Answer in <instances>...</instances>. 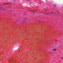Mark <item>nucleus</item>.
<instances>
[{"instance_id":"nucleus-3","label":"nucleus","mask_w":63,"mask_h":63,"mask_svg":"<svg viewBox=\"0 0 63 63\" xmlns=\"http://www.w3.org/2000/svg\"><path fill=\"white\" fill-rule=\"evenodd\" d=\"M56 49H54L52 50L53 51H56Z\"/></svg>"},{"instance_id":"nucleus-2","label":"nucleus","mask_w":63,"mask_h":63,"mask_svg":"<svg viewBox=\"0 0 63 63\" xmlns=\"http://www.w3.org/2000/svg\"><path fill=\"white\" fill-rule=\"evenodd\" d=\"M0 9H1V10H4L5 9V8L3 7H0Z\"/></svg>"},{"instance_id":"nucleus-5","label":"nucleus","mask_w":63,"mask_h":63,"mask_svg":"<svg viewBox=\"0 0 63 63\" xmlns=\"http://www.w3.org/2000/svg\"><path fill=\"white\" fill-rule=\"evenodd\" d=\"M53 12H50V14H53Z\"/></svg>"},{"instance_id":"nucleus-6","label":"nucleus","mask_w":63,"mask_h":63,"mask_svg":"<svg viewBox=\"0 0 63 63\" xmlns=\"http://www.w3.org/2000/svg\"><path fill=\"white\" fill-rule=\"evenodd\" d=\"M61 59H63V57H61Z\"/></svg>"},{"instance_id":"nucleus-10","label":"nucleus","mask_w":63,"mask_h":63,"mask_svg":"<svg viewBox=\"0 0 63 63\" xmlns=\"http://www.w3.org/2000/svg\"><path fill=\"white\" fill-rule=\"evenodd\" d=\"M10 3H11V2L9 3L10 4Z\"/></svg>"},{"instance_id":"nucleus-8","label":"nucleus","mask_w":63,"mask_h":63,"mask_svg":"<svg viewBox=\"0 0 63 63\" xmlns=\"http://www.w3.org/2000/svg\"><path fill=\"white\" fill-rule=\"evenodd\" d=\"M27 0L28 1H29V0Z\"/></svg>"},{"instance_id":"nucleus-12","label":"nucleus","mask_w":63,"mask_h":63,"mask_svg":"<svg viewBox=\"0 0 63 63\" xmlns=\"http://www.w3.org/2000/svg\"><path fill=\"white\" fill-rule=\"evenodd\" d=\"M32 12H33V11H32Z\"/></svg>"},{"instance_id":"nucleus-4","label":"nucleus","mask_w":63,"mask_h":63,"mask_svg":"<svg viewBox=\"0 0 63 63\" xmlns=\"http://www.w3.org/2000/svg\"><path fill=\"white\" fill-rule=\"evenodd\" d=\"M54 7H56V5L55 4L54 5Z\"/></svg>"},{"instance_id":"nucleus-7","label":"nucleus","mask_w":63,"mask_h":63,"mask_svg":"<svg viewBox=\"0 0 63 63\" xmlns=\"http://www.w3.org/2000/svg\"><path fill=\"white\" fill-rule=\"evenodd\" d=\"M14 1H16V0H13Z\"/></svg>"},{"instance_id":"nucleus-9","label":"nucleus","mask_w":63,"mask_h":63,"mask_svg":"<svg viewBox=\"0 0 63 63\" xmlns=\"http://www.w3.org/2000/svg\"><path fill=\"white\" fill-rule=\"evenodd\" d=\"M47 15H49V14H47Z\"/></svg>"},{"instance_id":"nucleus-1","label":"nucleus","mask_w":63,"mask_h":63,"mask_svg":"<svg viewBox=\"0 0 63 63\" xmlns=\"http://www.w3.org/2000/svg\"><path fill=\"white\" fill-rule=\"evenodd\" d=\"M0 9H1V10H4L5 9V8L3 7H0Z\"/></svg>"},{"instance_id":"nucleus-11","label":"nucleus","mask_w":63,"mask_h":63,"mask_svg":"<svg viewBox=\"0 0 63 63\" xmlns=\"http://www.w3.org/2000/svg\"><path fill=\"white\" fill-rule=\"evenodd\" d=\"M6 4H7V3H6Z\"/></svg>"}]
</instances>
